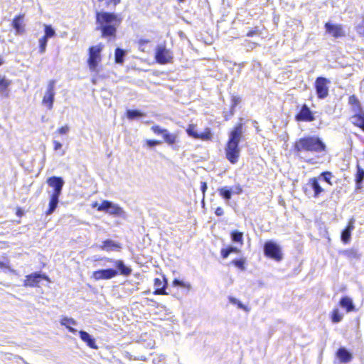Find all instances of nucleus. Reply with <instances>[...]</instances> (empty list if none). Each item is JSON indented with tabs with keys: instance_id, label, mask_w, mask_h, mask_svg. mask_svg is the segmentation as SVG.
Returning <instances> with one entry per match:
<instances>
[{
	"instance_id": "1",
	"label": "nucleus",
	"mask_w": 364,
	"mask_h": 364,
	"mask_svg": "<svg viewBox=\"0 0 364 364\" xmlns=\"http://www.w3.org/2000/svg\"><path fill=\"white\" fill-rule=\"evenodd\" d=\"M326 151V144L318 136H316L300 138L294 145L295 156L311 164L316 163V160L310 156L311 154H319Z\"/></svg>"
},
{
	"instance_id": "2",
	"label": "nucleus",
	"mask_w": 364,
	"mask_h": 364,
	"mask_svg": "<svg viewBox=\"0 0 364 364\" xmlns=\"http://www.w3.org/2000/svg\"><path fill=\"white\" fill-rule=\"evenodd\" d=\"M122 21L120 15L105 11H96L97 29L102 32V37H115L117 28Z\"/></svg>"
},
{
	"instance_id": "3",
	"label": "nucleus",
	"mask_w": 364,
	"mask_h": 364,
	"mask_svg": "<svg viewBox=\"0 0 364 364\" xmlns=\"http://www.w3.org/2000/svg\"><path fill=\"white\" fill-rule=\"evenodd\" d=\"M243 134L242 124H238L230 133L228 141L225 147L227 159L232 164L238 161L240 155L239 143Z\"/></svg>"
},
{
	"instance_id": "4",
	"label": "nucleus",
	"mask_w": 364,
	"mask_h": 364,
	"mask_svg": "<svg viewBox=\"0 0 364 364\" xmlns=\"http://www.w3.org/2000/svg\"><path fill=\"white\" fill-rule=\"evenodd\" d=\"M303 189L305 195L309 198H318L321 193L324 191V188L321 187L317 177L309 178L308 183Z\"/></svg>"
},
{
	"instance_id": "5",
	"label": "nucleus",
	"mask_w": 364,
	"mask_h": 364,
	"mask_svg": "<svg viewBox=\"0 0 364 364\" xmlns=\"http://www.w3.org/2000/svg\"><path fill=\"white\" fill-rule=\"evenodd\" d=\"M97 210L105 212L115 217H121L123 218L126 217L124 210L120 206L109 200H104L102 204L97 207Z\"/></svg>"
},
{
	"instance_id": "6",
	"label": "nucleus",
	"mask_w": 364,
	"mask_h": 364,
	"mask_svg": "<svg viewBox=\"0 0 364 364\" xmlns=\"http://www.w3.org/2000/svg\"><path fill=\"white\" fill-rule=\"evenodd\" d=\"M155 58L160 64H167L172 63L173 57L172 52L164 44H159L156 48Z\"/></svg>"
},
{
	"instance_id": "7",
	"label": "nucleus",
	"mask_w": 364,
	"mask_h": 364,
	"mask_svg": "<svg viewBox=\"0 0 364 364\" xmlns=\"http://www.w3.org/2000/svg\"><path fill=\"white\" fill-rule=\"evenodd\" d=\"M102 50V46L99 44L92 46L89 49L88 65L92 71H96L97 67L101 60L100 53Z\"/></svg>"
},
{
	"instance_id": "8",
	"label": "nucleus",
	"mask_w": 364,
	"mask_h": 364,
	"mask_svg": "<svg viewBox=\"0 0 364 364\" xmlns=\"http://www.w3.org/2000/svg\"><path fill=\"white\" fill-rule=\"evenodd\" d=\"M264 255L277 261L282 259V254L280 247L273 241H267L264 245Z\"/></svg>"
},
{
	"instance_id": "9",
	"label": "nucleus",
	"mask_w": 364,
	"mask_h": 364,
	"mask_svg": "<svg viewBox=\"0 0 364 364\" xmlns=\"http://www.w3.org/2000/svg\"><path fill=\"white\" fill-rule=\"evenodd\" d=\"M330 80L324 77H318L315 81V89L318 99H325L328 95Z\"/></svg>"
},
{
	"instance_id": "10",
	"label": "nucleus",
	"mask_w": 364,
	"mask_h": 364,
	"mask_svg": "<svg viewBox=\"0 0 364 364\" xmlns=\"http://www.w3.org/2000/svg\"><path fill=\"white\" fill-rule=\"evenodd\" d=\"M55 80H51L49 81L47 90L43 96L42 103L46 105L48 109H51L53 106L54 99H55Z\"/></svg>"
},
{
	"instance_id": "11",
	"label": "nucleus",
	"mask_w": 364,
	"mask_h": 364,
	"mask_svg": "<svg viewBox=\"0 0 364 364\" xmlns=\"http://www.w3.org/2000/svg\"><path fill=\"white\" fill-rule=\"evenodd\" d=\"M326 33L334 38H339L346 36V32L341 24L326 22L324 25Z\"/></svg>"
},
{
	"instance_id": "12",
	"label": "nucleus",
	"mask_w": 364,
	"mask_h": 364,
	"mask_svg": "<svg viewBox=\"0 0 364 364\" xmlns=\"http://www.w3.org/2000/svg\"><path fill=\"white\" fill-rule=\"evenodd\" d=\"M47 183L53 188V195L60 196L64 185V181L61 177L52 176L47 179Z\"/></svg>"
},
{
	"instance_id": "13",
	"label": "nucleus",
	"mask_w": 364,
	"mask_h": 364,
	"mask_svg": "<svg viewBox=\"0 0 364 364\" xmlns=\"http://www.w3.org/2000/svg\"><path fill=\"white\" fill-rule=\"evenodd\" d=\"M118 274V271L112 268L95 271L92 277L96 280L110 279Z\"/></svg>"
},
{
	"instance_id": "14",
	"label": "nucleus",
	"mask_w": 364,
	"mask_h": 364,
	"mask_svg": "<svg viewBox=\"0 0 364 364\" xmlns=\"http://www.w3.org/2000/svg\"><path fill=\"white\" fill-rule=\"evenodd\" d=\"M296 119L299 122H313L315 120V117L310 108L304 104L299 112L296 115Z\"/></svg>"
},
{
	"instance_id": "15",
	"label": "nucleus",
	"mask_w": 364,
	"mask_h": 364,
	"mask_svg": "<svg viewBox=\"0 0 364 364\" xmlns=\"http://www.w3.org/2000/svg\"><path fill=\"white\" fill-rule=\"evenodd\" d=\"M42 279L48 280V277L45 274H41L40 273H33L26 277V279L24 281L25 287H36L41 282Z\"/></svg>"
},
{
	"instance_id": "16",
	"label": "nucleus",
	"mask_w": 364,
	"mask_h": 364,
	"mask_svg": "<svg viewBox=\"0 0 364 364\" xmlns=\"http://www.w3.org/2000/svg\"><path fill=\"white\" fill-rule=\"evenodd\" d=\"M106 259L109 262L113 264V266H114L117 269L118 272H119L120 274L123 276H129L132 273V269L129 267H127L125 265L124 262L120 259L114 260L112 259L106 258Z\"/></svg>"
},
{
	"instance_id": "17",
	"label": "nucleus",
	"mask_w": 364,
	"mask_h": 364,
	"mask_svg": "<svg viewBox=\"0 0 364 364\" xmlns=\"http://www.w3.org/2000/svg\"><path fill=\"white\" fill-rule=\"evenodd\" d=\"M164 284L159 278H156L154 279V287L156 289L154 291V294L156 295H166L168 293L166 291V289L167 287V279L164 277Z\"/></svg>"
},
{
	"instance_id": "18",
	"label": "nucleus",
	"mask_w": 364,
	"mask_h": 364,
	"mask_svg": "<svg viewBox=\"0 0 364 364\" xmlns=\"http://www.w3.org/2000/svg\"><path fill=\"white\" fill-rule=\"evenodd\" d=\"M80 338L87 343V345L93 349H97L98 347L95 343V339L86 331H79Z\"/></svg>"
},
{
	"instance_id": "19",
	"label": "nucleus",
	"mask_w": 364,
	"mask_h": 364,
	"mask_svg": "<svg viewBox=\"0 0 364 364\" xmlns=\"http://www.w3.org/2000/svg\"><path fill=\"white\" fill-rule=\"evenodd\" d=\"M336 355L341 363H348L352 359V354L344 347L337 350Z\"/></svg>"
},
{
	"instance_id": "20",
	"label": "nucleus",
	"mask_w": 364,
	"mask_h": 364,
	"mask_svg": "<svg viewBox=\"0 0 364 364\" xmlns=\"http://www.w3.org/2000/svg\"><path fill=\"white\" fill-rule=\"evenodd\" d=\"M120 248L121 245L119 243H117L109 239L105 240L102 242V245L100 246L101 250H105L107 252L113 251Z\"/></svg>"
},
{
	"instance_id": "21",
	"label": "nucleus",
	"mask_w": 364,
	"mask_h": 364,
	"mask_svg": "<svg viewBox=\"0 0 364 364\" xmlns=\"http://www.w3.org/2000/svg\"><path fill=\"white\" fill-rule=\"evenodd\" d=\"M348 103L351 106L354 114L363 112L360 103L355 95H351L348 98Z\"/></svg>"
},
{
	"instance_id": "22",
	"label": "nucleus",
	"mask_w": 364,
	"mask_h": 364,
	"mask_svg": "<svg viewBox=\"0 0 364 364\" xmlns=\"http://www.w3.org/2000/svg\"><path fill=\"white\" fill-rule=\"evenodd\" d=\"M340 306L346 309L347 312L355 311V305L353 300L348 296H343L340 300Z\"/></svg>"
},
{
	"instance_id": "23",
	"label": "nucleus",
	"mask_w": 364,
	"mask_h": 364,
	"mask_svg": "<svg viewBox=\"0 0 364 364\" xmlns=\"http://www.w3.org/2000/svg\"><path fill=\"white\" fill-rule=\"evenodd\" d=\"M23 15H18L15 17L12 22V26L16 30V33L21 34L24 32V28L23 26Z\"/></svg>"
},
{
	"instance_id": "24",
	"label": "nucleus",
	"mask_w": 364,
	"mask_h": 364,
	"mask_svg": "<svg viewBox=\"0 0 364 364\" xmlns=\"http://www.w3.org/2000/svg\"><path fill=\"white\" fill-rule=\"evenodd\" d=\"M350 122L355 126L360 127L364 132V112L353 114L350 117Z\"/></svg>"
},
{
	"instance_id": "25",
	"label": "nucleus",
	"mask_w": 364,
	"mask_h": 364,
	"mask_svg": "<svg viewBox=\"0 0 364 364\" xmlns=\"http://www.w3.org/2000/svg\"><path fill=\"white\" fill-rule=\"evenodd\" d=\"M343 256L349 259H360L361 254L357 248H351L349 250H343L341 252Z\"/></svg>"
},
{
	"instance_id": "26",
	"label": "nucleus",
	"mask_w": 364,
	"mask_h": 364,
	"mask_svg": "<svg viewBox=\"0 0 364 364\" xmlns=\"http://www.w3.org/2000/svg\"><path fill=\"white\" fill-rule=\"evenodd\" d=\"M59 197L60 196L50 194L49 208L46 212V215H51L55 210L59 202Z\"/></svg>"
},
{
	"instance_id": "27",
	"label": "nucleus",
	"mask_w": 364,
	"mask_h": 364,
	"mask_svg": "<svg viewBox=\"0 0 364 364\" xmlns=\"http://www.w3.org/2000/svg\"><path fill=\"white\" fill-rule=\"evenodd\" d=\"M218 191L220 194V196L226 201L228 202L232 197V188H229L228 186H224L219 188L218 189Z\"/></svg>"
},
{
	"instance_id": "28",
	"label": "nucleus",
	"mask_w": 364,
	"mask_h": 364,
	"mask_svg": "<svg viewBox=\"0 0 364 364\" xmlns=\"http://www.w3.org/2000/svg\"><path fill=\"white\" fill-rule=\"evenodd\" d=\"M60 323L61 325L63 326H65L70 332L73 333H75L77 332V330L71 326H70L69 325L70 324H72V325H76L77 324V322L75 320H74L73 318H68V317H63L61 321H60Z\"/></svg>"
},
{
	"instance_id": "29",
	"label": "nucleus",
	"mask_w": 364,
	"mask_h": 364,
	"mask_svg": "<svg viewBox=\"0 0 364 364\" xmlns=\"http://www.w3.org/2000/svg\"><path fill=\"white\" fill-rule=\"evenodd\" d=\"M357 172L355 174V183L360 188L364 181V169L358 164L356 166Z\"/></svg>"
},
{
	"instance_id": "30",
	"label": "nucleus",
	"mask_w": 364,
	"mask_h": 364,
	"mask_svg": "<svg viewBox=\"0 0 364 364\" xmlns=\"http://www.w3.org/2000/svg\"><path fill=\"white\" fill-rule=\"evenodd\" d=\"M126 55V51L120 48H117L114 52V60L117 64H122Z\"/></svg>"
},
{
	"instance_id": "31",
	"label": "nucleus",
	"mask_w": 364,
	"mask_h": 364,
	"mask_svg": "<svg viewBox=\"0 0 364 364\" xmlns=\"http://www.w3.org/2000/svg\"><path fill=\"white\" fill-rule=\"evenodd\" d=\"M231 240L235 243H240V246L243 244V234L241 232L235 230L231 232Z\"/></svg>"
},
{
	"instance_id": "32",
	"label": "nucleus",
	"mask_w": 364,
	"mask_h": 364,
	"mask_svg": "<svg viewBox=\"0 0 364 364\" xmlns=\"http://www.w3.org/2000/svg\"><path fill=\"white\" fill-rule=\"evenodd\" d=\"M144 114L136 109H129L127 112V117L129 119H135L143 117Z\"/></svg>"
},
{
	"instance_id": "33",
	"label": "nucleus",
	"mask_w": 364,
	"mask_h": 364,
	"mask_svg": "<svg viewBox=\"0 0 364 364\" xmlns=\"http://www.w3.org/2000/svg\"><path fill=\"white\" fill-rule=\"evenodd\" d=\"M163 138L164 141L169 145H173L175 144L176 140V136L173 134H170L168 130L164 132V134L163 135Z\"/></svg>"
},
{
	"instance_id": "34",
	"label": "nucleus",
	"mask_w": 364,
	"mask_h": 364,
	"mask_svg": "<svg viewBox=\"0 0 364 364\" xmlns=\"http://www.w3.org/2000/svg\"><path fill=\"white\" fill-rule=\"evenodd\" d=\"M333 177V174L330 171H324L322 172L317 178L318 180H323V181L326 182L329 185H332V183L331 181V178Z\"/></svg>"
},
{
	"instance_id": "35",
	"label": "nucleus",
	"mask_w": 364,
	"mask_h": 364,
	"mask_svg": "<svg viewBox=\"0 0 364 364\" xmlns=\"http://www.w3.org/2000/svg\"><path fill=\"white\" fill-rule=\"evenodd\" d=\"M343 315L341 313H340L338 309H336L333 311L331 315V320L333 323H339L343 319Z\"/></svg>"
},
{
	"instance_id": "36",
	"label": "nucleus",
	"mask_w": 364,
	"mask_h": 364,
	"mask_svg": "<svg viewBox=\"0 0 364 364\" xmlns=\"http://www.w3.org/2000/svg\"><path fill=\"white\" fill-rule=\"evenodd\" d=\"M44 27L45 35L43 37L48 39L49 38H52L55 36V31L50 25H44Z\"/></svg>"
},
{
	"instance_id": "37",
	"label": "nucleus",
	"mask_w": 364,
	"mask_h": 364,
	"mask_svg": "<svg viewBox=\"0 0 364 364\" xmlns=\"http://www.w3.org/2000/svg\"><path fill=\"white\" fill-rule=\"evenodd\" d=\"M350 238H351V232L344 229L341 232V241L343 243L347 244V243H348L350 242Z\"/></svg>"
},
{
	"instance_id": "38",
	"label": "nucleus",
	"mask_w": 364,
	"mask_h": 364,
	"mask_svg": "<svg viewBox=\"0 0 364 364\" xmlns=\"http://www.w3.org/2000/svg\"><path fill=\"white\" fill-rule=\"evenodd\" d=\"M48 40V39L43 36L39 39V53L41 54H43L46 52Z\"/></svg>"
},
{
	"instance_id": "39",
	"label": "nucleus",
	"mask_w": 364,
	"mask_h": 364,
	"mask_svg": "<svg viewBox=\"0 0 364 364\" xmlns=\"http://www.w3.org/2000/svg\"><path fill=\"white\" fill-rule=\"evenodd\" d=\"M173 287H181L183 288H186L188 290L191 289V285L189 283H185L184 282L179 280L178 279H175L173 281Z\"/></svg>"
},
{
	"instance_id": "40",
	"label": "nucleus",
	"mask_w": 364,
	"mask_h": 364,
	"mask_svg": "<svg viewBox=\"0 0 364 364\" xmlns=\"http://www.w3.org/2000/svg\"><path fill=\"white\" fill-rule=\"evenodd\" d=\"M188 134L195 139H199V134L197 133L196 130V126L193 124L189 125L188 128L186 130Z\"/></svg>"
},
{
	"instance_id": "41",
	"label": "nucleus",
	"mask_w": 364,
	"mask_h": 364,
	"mask_svg": "<svg viewBox=\"0 0 364 364\" xmlns=\"http://www.w3.org/2000/svg\"><path fill=\"white\" fill-rule=\"evenodd\" d=\"M11 85V81L7 80V83L6 85L4 86V85H2L1 84L0 85V95L3 97H8L9 96V91L8 90V87Z\"/></svg>"
},
{
	"instance_id": "42",
	"label": "nucleus",
	"mask_w": 364,
	"mask_h": 364,
	"mask_svg": "<svg viewBox=\"0 0 364 364\" xmlns=\"http://www.w3.org/2000/svg\"><path fill=\"white\" fill-rule=\"evenodd\" d=\"M232 264H234L236 267L240 269L241 270H245V259H234L231 262Z\"/></svg>"
},
{
	"instance_id": "43",
	"label": "nucleus",
	"mask_w": 364,
	"mask_h": 364,
	"mask_svg": "<svg viewBox=\"0 0 364 364\" xmlns=\"http://www.w3.org/2000/svg\"><path fill=\"white\" fill-rule=\"evenodd\" d=\"M151 130L156 134H161L162 136L164 134V132H166V131L167 129H162L161 127H160L159 125H154L151 127Z\"/></svg>"
},
{
	"instance_id": "44",
	"label": "nucleus",
	"mask_w": 364,
	"mask_h": 364,
	"mask_svg": "<svg viewBox=\"0 0 364 364\" xmlns=\"http://www.w3.org/2000/svg\"><path fill=\"white\" fill-rule=\"evenodd\" d=\"M355 219L354 218H350V220L348 221V224L347 227L345 228L346 230L352 232L355 228Z\"/></svg>"
},
{
	"instance_id": "45",
	"label": "nucleus",
	"mask_w": 364,
	"mask_h": 364,
	"mask_svg": "<svg viewBox=\"0 0 364 364\" xmlns=\"http://www.w3.org/2000/svg\"><path fill=\"white\" fill-rule=\"evenodd\" d=\"M70 130V128L68 125H65L62 127H60V129H58L57 132L59 134H61V135H63V134H66Z\"/></svg>"
},
{
	"instance_id": "46",
	"label": "nucleus",
	"mask_w": 364,
	"mask_h": 364,
	"mask_svg": "<svg viewBox=\"0 0 364 364\" xmlns=\"http://www.w3.org/2000/svg\"><path fill=\"white\" fill-rule=\"evenodd\" d=\"M161 144V141H157V140H151V139H147L146 140V145L149 146V147H153L154 146H156V145H159Z\"/></svg>"
},
{
	"instance_id": "47",
	"label": "nucleus",
	"mask_w": 364,
	"mask_h": 364,
	"mask_svg": "<svg viewBox=\"0 0 364 364\" xmlns=\"http://www.w3.org/2000/svg\"><path fill=\"white\" fill-rule=\"evenodd\" d=\"M230 254V251H229L228 250V248L221 250V255L223 259L228 258V257L229 256Z\"/></svg>"
},
{
	"instance_id": "48",
	"label": "nucleus",
	"mask_w": 364,
	"mask_h": 364,
	"mask_svg": "<svg viewBox=\"0 0 364 364\" xmlns=\"http://www.w3.org/2000/svg\"><path fill=\"white\" fill-rule=\"evenodd\" d=\"M240 102V98L239 97H233L232 98V112L233 111L234 107Z\"/></svg>"
},
{
	"instance_id": "49",
	"label": "nucleus",
	"mask_w": 364,
	"mask_h": 364,
	"mask_svg": "<svg viewBox=\"0 0 364 364\" xmlns=\"http://www.w3.org/2000/svg\"><path fill=\"white\" fill-rule=\"evenodd\" d=\"M242 192V188L240 185L237 184L235 186L234 190H232V193L235 194H240Z\"/></svg>"
},
{
	"instance_id": "50",
	"label": "nucleus",
	"mask_w": 364,
	"mask_h": 364,
	"mask_svg": "<svg viewBox=\"0 0 364 364\" xmlns=\"http://www.w3.org/2000/svg\"><path fill=\"white\" fill-rule=\"evenodd\" d=\"M53 144H54V150L55 151L60 150L63 146V145L60 142L55 141V140L53 141Z\"/></svg>"
},
{
	"instance_id": "51",
	"label": "nucleus",
	"mask_w": 364,
	"mask_h": 364,
	"mask_svg": "<svg viewBox=\"0 0 364 364\" xmlns=\"http://www.w3.org/2000/svg\"><path fill=\"white\" fill-rule=\"evenodd\" d=\"M207 188H208V186H207L206 182H201V183H200V190H201L203 196L205 195V193Z\"/></svg>"
},
{
	"instance_id": "52",
	"label": "nucleus",
	"mask_w": 364,
	"mask_h": 364,
	"mask_svg": "<svg viewBox=\"0 0 364 364\" xmlns=\"http://www.w3.org/2000/svg\"><path fill=\"white\" fill-rule=\"evenodd\" d=\"M215 213L217 216H222L224 213L223 209L221 207H218L215 209Z\"/></svg>"
},
{
	"instance_id": "53",
	"label": "nucleus",
	"mask_w": 364,
	"mask_h": 364,
	"mask_svg": "<svg viewBox=\"0 0 364 364\" xmlns=\"http://www.w3.org/2000/svg\"><path fill=\"white\" fill-rule=\"evenodd\" d=\"M227 248H228V250L229 251H230V253H232V252H236V253H237V252H240V250H239L237 247L229 246V247H228Z\"/></svg>"
},
{
	"instance_id": "54",
	"label": "nucleus",
	"mask_w": 364,
	"mask_h": 364,
	"mask_svg": "<svg viewBox=\"0 0 364 364\" xmlns=\"http://www.w3.org/2000/svg\"><path fill=\"white\" fill-rule=\"evenodd\" d=\"M209 135H210V134H208V133H202V134H199V139H201L203 140L209 139V138H210Z\"/></svg>"
},
{
	"instance_id": "55",
	"label": "nucleus",
	"mask_w": 364,
	"mask_h": 364,
	"mask_svg": "<svg viewBox=\"0 0 364 364\" xmlns=\"http://www.w3.org/2000/svg\"><path fill=\"white\" fill-rule=\"evenodd\" d=\"M229 301L232 304H237V302L239 301V300H237L236 298L232 297V296L229 297Z\"/></svg>"
},
{
	"instance_id": "56",
	"label": "nucleus",
	"mask_w": 364,
	"mask_h": 364,
	"mask_svg": "<svg viewBox=\"0 0 364 364\" xmlns=\"http://www.w3.org/2000/svg\"><path fill=\"white\" fill-rule=\"evenodd\" d=\"M7 83V79H6L4 77H1L0 76V85L1 84L2 85H6Z\"/></svg>"
},
{
	"instance_id": "57",
	"label": "nucleus",
	"mask_w": 364,
	"mask_h": 364,
	"mask_svg": "<svg viewBox=\"0 0 364 364\" xmlns=\"http://www.w3.org/2000/svg\"><path fill=\"white\" fill-rule=\"evenodd\" d=\"M256 34H257V31H250L247 33V36H249V37H251V36H253L254 35H256Z\"/></svg>"
},
{
	"instance_id": "58",
	"label": "nucleus",
	"mask_w": 364,
	"mask_h": 364,
	"mask_svg": "<svg viewBox=\"0 0 364 364\" xmlns=\"http://www.w3.org/2000/svg\"><path fill=\"white\" fill-rule=\"evenodd\" d=\"M249 46H248V48L247 50L249 49H253L254 48H255L257 46V43H248Z\"/></svg>"
},
{
	"instance_id": "59",
	"label": "nucleus",
	"mask_w": 364,
	"mask_h": 364,
	"mask_svg": "<svg viewBox=\"0 0 364 364\" xmlns=\"http://www.w3.org/2000/svg\"><path fill=\"white\" fill-rule=\"evenodd\" d=\"M121 0H109L110 3H112L113 5L115 6L117 4L120 3Z\"/></svg>"
},
{
	"instance_id": "60",
	"label": "nucleus",
	"mask_w": 364,
	"mask_h": 364,
	"mask_svg": "<svg viewBox=\"0 0 364 364\" xmlns=\"http://www.w3.org/2000/svg\"><path fill=\"white\" fill-rule=\"evenodd\" d=\"M236 305H237L239 309H245L244 305L240 301L237 302V304Z\"/></svg>"
},
{
	"instance_id": "61",
	"label": "nucleus",
	"mask_w": 364,
	"mask_h": 364,
	"mask_svg": "<svg viewBox=\"0 0 364 364\" xmlns=\"http://www.w3.org/2000/svg\"><path fill=\"white\" fill-rule=\"evenodd\" d=\"M22 214H23V211H22L21 209H18V210H17V212H16V215H17L18 216H21V215H22Z\"/></svg>"
},
{
	"instance_id": "62",
	"label": "nucleus",
	"mask_w": 364,
	"mask_h": 364,
	"mask_svg": "<svg viewBox=\"0 0 364 364\" xmlns=\"http://www.w3.org/2000/svg\"><path fill=\"white\" fill-rule=\"evenodd\" d=\"M4 63V60L1 56H0V66Z\"/></svg>"
},
{
	"instance_id": "63",
	"label": "nucleus",
	"mask_w": 364,
	"mask_h": 364,
	"mask_svg": "<svg viewBox=\"0 0 364 364\" xmlns=\"http://www.w3.org/2000/svg\"><path fill=\"white\" fill-rule=\"evenodd\" d=\"M5 267V264L3 262H0V267L3 268Z\"/></svg>"
},
{
	"instance_id": "64",
	"label": "nucleus",
	"mask_w": 364,
	"mask_h": 364,
	"mask_svg": "<svg viewBox=\"0 0 364 364\" xmlns=\"http://www.w3.org/2000/svg\"><path fill=\"white\" fill-rule=\"evenodd\" d=\"M98 205V203L97 202H95L93 205H92V207H97Z\"/></svg>"
}]
</instances>
